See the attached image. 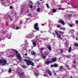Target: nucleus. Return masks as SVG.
Segmentation results:
<instances>
[{"mask_svg": "<svg viewBox=\"0 0 78 78\" xmlns=\"http://www.w3.org/2000/svg\"><path fill=\"white\" fill-rule=\"evenodd\" d=\"M24 62H26L27 65V66H30V65H31L32 66H34V63L32 61L30 60H27V59H24L23 60Z\"/></svg>", "mask_w": 78, "mask_h": 78, "instance_id": "f257e3e1", "label": "nucleus"}, {"mask_svg": "<svg viewBox=\"0 0 78 78\" xmlns=\"http://www.w3.org/2000/svg\"><path fill=\"white\" fill-rule=\"evenodd\" d=\"M7 64V61L6 60H2L0 59V65L5 66Z\"/></svg>", "mask_w": 78, "mask_h": 78, "instance_id": "f03ea898", "label": "nucleus"}, {"mask_svg": "<svg viewBox=\"0 0 78 78\" xmlns=\"http://www.w3.org/2000/svg\"><path fill=\"white\" fill-rule=\"evenodd\" d=\"M38 23H36L34 25V28L35 30H36L37 31H39V27H38Z\"/></svg>", "mask_w": 78, "mask_h": 78, "instance_id": "7ed1b4c3", "label": "nucleus"}, {"mask_svg": "<svg viewBox=\"0 0 78 78\" xmlns=\"http://www.w3.org/2000/svg\"><path fill=\"white\" fill-rule=\"evenodd\" d=\"M16 56L19 60L20 61H21V59H22V57L19 53L16 54Z\"/></svg>", "mask_w": 78, "mask_h": 78, "instance_id": "20e7f679", "label": "nucleus"}, {"mask_svg": "<svg viewBox=\"0 0 78 78\" xmlns=\"http://www.w3.org/2000/svg\"><path fill=\"white\" fill-rule=\"evenodd\" d=\"M58 22L59 23H61L63 25H65V23L64 22V21L62 19L60 20L59 21H58Z\"/></svg>", "mask_w": 78, "mask_h": 78, "instance_id": "39448f33", "label": "nucleus"}, {"mask_svg": "<svg viewBox=\"0 0 78 78\" xmlns=\"http://www.w3.org/2000/svg\"><path fill=\"white\" fill-rule=\"evenodd\" d=\"M44 54L45 56H48L49 55V53L48 52V50L47 49L45 50L44 52Z\"/></svg>", "mask_w": 78, "mask_h": 78, "instance_id": "423d86ee", "label": "nucleus"}, {"mask_svg": "<svg viewBox=\"0 0 78 78\" xmlns=\"http://www.w3.org/2000/svg\"><path fill=\"white\" fill-rule=\"evenodd\" d=\"M50 63V64H51V63H52V62H50V61L49 60H47V61H46L44 62V64L46 65H48Z\"/></svg>", "mask_w": 78, "mask_h": 78, "instance_id": "0eeeda50", "label": "nucleus"}, {"mask_svg": "<svg viewBox=\"0 0 78 78\" xmlns=\"http://www.w3.org/2000/svg\"><path fill=\"white\" fill-rule=\"evenodd\" d=\"M46 72L48 74V75H49V76H51L52 75V74H51V71H50V70H47L46 71Z\"/></svg>", "mask_w": 78, "mask_h": 78, "instance_id": "6e6552de", "label": "nucleus"}, {"mask_svg": "<svg viewBox=\"0 0 78 78\" xmlns=\"http://www.w3.org/2000/svg\"><path fill=\"white\" fill-rule=\"evenodd\" d=\"M55 33H56V35L58 36V37H59L60 39H62V38H61V37L59 34V33H58V32L57 31H55Z\"/></svg>", "mask_w": 78, "mask_h": 78, "instance_id": "1a4fd4ad", "label": "nucleus"}, {"mask_svg": "<svg viewBox=\"0 0 78 78\" xmlns=\"http://www.w3.org/2000/svg\"><path fill=\"white\" fill-rule=\"evenodd\" d=\"M55 33H56V35L58 36V37H59L60 39H62V38H61V37L59 34V33H58V32L57 31H55Z\"/></svg>", "mask_w": 78, "mask_h": 78, "instance_id": "9d476101", "label": "nucleus"}, {"mask_svg": "<svg viewBox=\"0 0 78 78\" xmlns=\"http://www.w3.org/2000/svg\"><path fill=\"white\" fill-rule=\"evenodd\" d=\"M55 33H56V35L58 36V37H59L60 39H62V38H61V37L59 34V33H58V32L57 31H55Z\"/></svg>", "mask_w": 78, "mask_h": 78, "instance_id": "9b49d317", "label": "nucleus"}, {"mask_svg": "<svg viewBox=\"0 0 78 78\" xmlns=\"http://www.w3.org/2000/svg\"><path fill=\"white\" fill-rule=\"evenodd\" d=\"M51 61L52 62H56V58H52Z\"/></svg>", "mask_w": 78, "mask_h": 78, "instance_id": "f8f14e48", "label": "nucleus"}, {"mask_svg": "<svg viewBox=\"0 0 78 78\" xmlns=\"http://www.w3.org/2000/svg\"><path fill=\"white\" fill-rule=\"evenodd\" d=\"M71 51H72V47H71V46H70L69 47V48L68 49L69 53H70Z\"/></svg>", "mask_w": 78, "mask_h": 78, "instance_id": "ddd939ff", "label": "nucleus"}, {"mask_svg": "<svg viewBox=\"0 0 78 78\" xmlns=\"http://www.w3.org/2000/svg\"><path fill=\"white\" fill-rule=\"evenodd\" d=\"M31 53L32 55H36V52H35L34 51H31Z\"/></svg>", "mask_w": 78, "mask_h": 78, "instance_id": "4468645a", "label": "nucleus"}, {"mask_svg": "<svg viewBox=\"0 0 78 78\" xmlns=\"http://www.w3.org/2000/svg\"><path fill=\"white\" fill-rule=\"evenodd\" d=\"M53 66L54 67H58V65L55 63L53 65Z\"/></svg>", "mask_w": 78, "mask_h": 78, "instance_id": "2eb2a0df", "label": "nucleus"}, {"mask_svg": "<svg viewBox=\"0 0 78 78\" xmlns=\"http://www.w3.org/2000/svg\"><path fill=\"white\" fill-rule=\"evenodd\" d=\"M65 67H67L68 70H70V68H69V65H66L65 66Z\"/></svg>", "mask_w": 78, "mask_h": 78, "instance_id": "dca6fc26", "label": "nucleus"}, {"mask_svg": "<svg viewBox=\"0 0 78 78\" xmlns=\"http://www.w3.org/2000/svg\"><path fill=\"white\" fill-rule=\"evenodd\" d=\"M56 12V9H52V12L53 13H55V12Z\"/></svg>", "mask_w": 78, "mask_h": 78, "instance_id": "f3484780", "label": "nucleus"}, {"mask_svg": "<svg viewBox=\"0 0 78 78\" xmlns=\"http://www.w3.org/2000/svg\"><path fill=\"white\" fill-rule=\"evenodd\" d=\"M66 58H67L68 59H71V58H70V56H70L69 55H66Z\"/></svg>", "mask_w": 78, "mask_h": 78, "instance_id": "a211bd4d", "label": "nucleus"}, {"mask_svg": "<svg viewBox=\"0 0 78 78\" xmlns=\"http://www.w3.org/2000/svg\"><path fill=\"white\" fill-rule=\"evenodd\" d=\"M48 49L49 51H51V47L50 46H48Z\"/></svg>", "mask_w": 78, "mask_h": 78, "instance_id": "6ab92c4d", "label": "nucleus"}, {"mask_svg": "<svg viewBox=\"0 0 78 78\" xmlns=\"http://www.w3.org/2000/svg\"><path fill=\"white\" fill-rule=\"evenodd\" d=\"M29 2L30 5H33V3L31 1H29Z\"/></svg>", "mask_w": 78, "mask_h": 78, "instance_id": "aec40b11", "label": "nucleus"}, {"mask_svg": "<svg viewBox=\"0 0 78 78\" xmlns=\"http://www.w3.org/2000/svg\"><path fill=\"white\" fill-rule=\"evenodd\" d=\"M37 12H39L40 11H41V9H40V8H38L37 9Z\"/></svg>", "mask_w": 78, "mask_h": 78, "instance_id": "412c9836", "label": "nucleus"}, {"mask_svg": "<svg viewBox=\"0 0 78 78\" xmlns=\"http://www.w3.org/2000/svg\"><path fill=\"white\" fill-rule=\"evenodd\" d=\"M33 45H34L35 46H36V42H33Z\"/></svg>", "mask_w": 78, "mask_h": 78, "instance_id": "4be33fe9", "label": "nucleus"}, {"mask_svg": "<svg viewBox=\"0 0 78 78\" xmlns=\"http://www.w3.org/2000/svg\"><path fill=\"white\" fill-rule=\"evenodd\" d=\"M20 76H21V78H23V73H20Z\"/></svg>", "mask_w": 78, "mask_h": 78, "instance_id": "5701e85b", "label": "nucleus"}, {"mask_svg": "<svg viewBox=\"0 0 78 78\" xmlns=\"http://www.w3.org/2000/svg\"><path fill=\"white\" fill-rule=\"evenodd\" d=\"M58 10H64V9H62V8H58Z\"/></svg>", "mask_w": 78, "mask_h": 78, "instance_id": "b1692460", "label": "nucleus"}, {"mask_svg": "<svg viewBox=\"0 0 78 78\" xmlns=\"http://www.w3.org/2000/svg\"><path fill=\"white\" fill-rule=\"evenodd\" d=\"M15 53L16 54V55L19 53L18 52V51H17V50H15Z\"/></svg>", "mask_w": 78, "mask_h": 78, "instance_id": "393cba45", "label": "nucleus"}, {"mask_svg": "<svg viewBox=\"0 0 78 78\" xmlns=\"http://www.w3.org/2000/svg\"><path fill=\"white\" fill-rule=\"evenodd\" d=\"M29 6H30V8L31 9L33 8V6H32L33 5H30V4H28Z\"/></svg>", "mask_w": 78, "mask_h": 78, "instance_id": "a878e982", "label": "nucleus"}, {"mask_svg": "<svg viewBox=\"0 0 78 78\" xmlns=\"http://www.w3.org/2000/svg\"><path fill=\"white\" fill-rule=\"evenodd\" d=\"M74 45L75 46V47H78V44L77 43H75L74 44Z\"/></svg>", "mask_w": 78, "mask_h": 78, "instance_id": "bb28decb", "label": "nucleus"}, {"mask_svg": "<svg viewBox=\"0 0 78 78\" xmlns=\"http://www.w3.org/2000/svg\"><path fill=\"white\" fill-rule=\"evenodd\" d=\"M72 16V14H69L67 16L68 17H71V16Z\"/></svg>", "mask_w": 78, "mask_h": 78, "instance_id": "cd10ccee", "label": "nucleus"}, {"mask_svg": "<svg viewBox=\"0 0 78 78\" xmlns=\"http://www.w3.org/2000/svg\"><path fill=\"white\" fill-rule=\"evenodd\" d=\"M34 75H35V76H38V73H34Z\"/></svg>", "mask_w": 78, "mask_h": 78, "instance_id": "c85d7f7f", "label": "nucleus"}, {"mask_svg": "<svg viewBox=\"0 0 78 78\" xmlns=\"http://www.w3.org/2000/svg\"><path fill=\"white\" fill-rule=\"evenodd\" d=\"M61 29H62V30H63V31L65 30V28L62 27L61 28Z\"/></svg>", "mask_w": 78, "mask_h": 78, "instance_id": "c756f323", "label": "nucleus"}, {"mask_svg": "<svg viewBox=\"0 0 78 78\" xmlns=\"http://www.w3.org/2000/svg\"><path fill=\"white\" fill-rule=\"evenodd\" d=\"M12 69H9V73H11V70H12Z\"/></svg>", "mask_w": 78, "mask_h": 78, "instance_id": "7c9ffc66", "label": "nucleus"}, {"mask_svg": "<svg viewBox=\"0 0 78 78\" xmlns=\"http://www.w3.org/2000/svg\"><path fill=\"white\" fill-rule=\"evenodd\" d=\"M46 6H47V7L48 8H49V6H48V3L46 4Z\"/></svg>", "mask_w": 78, "mask_h": 78, "instance_id": "2f4dec72", "label": "nucleus"}, {"mask_svg": "<svg viewBox=\"0 0 78 78\" xmlns=\"http://www.w3.org/2000/svg\"><path fill=\"white\" fill-rule=\"evenodd\" d=\"M60 69H61V70H62V69H63V66H60Z\"/></svg>", "mask_w": 78, "mask_h": 78, "instance_id": "473e14b6", "label": "nucleus"}, {"mask_svg": "<svg viewBox=\"0 0 78 78\" xmlns=\"http://www.w3.org/2000/svg\"><path fill=\"white\" fill-rule=\"evenodd\" d=\"M69 27H73V25L72 24H69Z\"/></svg>", "mask_w": 78, "mask_h": 78, "instance_id": "72a5a7b5", "label": "nucleus"}, {"mask_svg": "<svg viewBox=\"0 0 78 78\" xmlns=\"http://www.w3.org/2000/svg\"><path fill=\"white\" fill-rule=\"evenodd\" d=\"M40 49L41 50V51L44 50V48H40Z\"/></svg>", "mask_w": 78, "mask_h": 78, "instance_id": "f704fd0d", "label": "nucleus"}, {"mask_svg": "<svg viewBox=\"0 0 78 78\" xmlns=\"http://www.w3.org/2000/svg\"><path fill=\"white\" fill-rule=\"evenodd\" d=\"M10 9H12V6H10Z\"/></svg>", "mask_w": 78, "mask_h": 78, "instance_id": "c9c22d12", "label": "nucleus"}, {"mask_svg": "<svg viewBox=\"0 0 78 78\" xmlns=\"http://www.w3.org/2000/svg\"><path fill=\"white\" fill-rule=\"evenodd\" d=\"M75 22H76V23H78V20H76L75 21Z\"/></svg>", "mask_w": 78, "mask_h": 78, "instance_id": "e433bc0d", "label": "nucleus"}, {"mask_svg": "<svg viewBox=\"0 0 78 78\" xmlns=\"http://www.w3.org/2000/svg\"><path fill=\"white\" fill-rule=\"evenodd\" d=\"M23 67L24 69H25V68H26V67H25V66H23Z\"/></svg>", "mask_w": 78, "mask_h": 78, "instance_id": "4c0bfd02", "label": "nucleus"}, {"mask_svg": "<svg viewBox=\"0 0 78 78\" xmlns=\"http://www.w3.org/2000/svg\"><path fill=\"white\" fill-rule=\"evenodd\" d=\"M43 57L44 59H45V58H46V56L44 55L43 56Z\"/></svg>", "mask_w": 78, "mask_h": 78, "instance_id": "58836bf2", "label": "nucleus"}, {"mask_svg": "<svg viewBox=\"0 0 78 78\" xmlns=\"http://www.w3.org/2000/svg\"><path fill=\"white\" fill-rule=\"evenodd\" d=\"M58 32H59V33H63V32H61V31H58Z\"/></svg>", "mask_w": 78, "mask_h": 78, "instance_id": "ea45409f", "label": "nucleus"}, {"mask_svg": "<svg viewBox=\"0 0 78 78\" xmlns=\"http://www.w3.org/2000/svg\"><path fill=\"white\" fill-rule=\"evenodd\" d=\"M16 30H19V28L18 27H16Z\"/></svg>", "mask_w": 78, "mask_h": 78, "instance_id": "a19ab883", "label": "nucleus"}, {"mask_svg": "<svg viewBox=\"0 0 78 78\" xmlns=\"http://www.w3.org/2000/svg\"><path fill=\"white\" fill-rule=\"evenodd\" d=\"M76 41H78V37H76Z\"/></svg>", "mask_w": 78, "mask_h": 78, "instance_id": "79ce46f5", "label": "nucleus"}, {"mask_svg": "<svg viewBox=\"0 0 78 78\" xmlns=\"http://www.w3.org/2000/svg\"><path fill=\"white\" fill-rule=\"evenodd\" d=\"M61 53H62V50H61L60 51Z\"/></svg>", "mask_w": 78, "mask_h": 78, "instance_id": "37998d69", "label": "nucleus"}, {"mask_svg": "<svg viewBox=\"0 0 78 78\" xmlns=\"http://www.w3.org/2000/svg\"><path fill=\"white\" fill-rule=\"evenodd\" d=\"M66 47H68V44H66Z\"/></svg>", "mask_w": 78, "mask_h": 78, "instance_id": "c03bdc74", "label": "nucleus"}, {"mask_svg": "<svg viewBox=\"0 0 78 78\" xmlns=\"http://www.w3.org/2000/svg\"><path fill=\"white\" fill-rule=\"evenodd\" d=\"M57 27H58V28H60V27H61V26L58 25H57Z\"/></svg>", "mask_w": 78, "mask_h": 78, "instance_id": "a18cd8bd", "label": "nucleus"}, {"mask_svg": "<svg viewBox=\"0 0 78 78\" xmlns=\"http://www.w3.org/2000/svg\"><path fill=\"white\" fill-rule=\"evenodd\" d=\"M51 67H53V65H51Z\"/></svg>", "mask_w": 78, "mask_h": 78, "instance_id": "49530a36", "label": "nucleus"}, {"mask_svg": "<svg viewBox=\"0 0 78 78\" xmlns=\"http://www.w3.org/2000/svg\"><path fill=\"white\" fill-rule=\"evenodd\" d=\"M11 37H9L8 38V39H11Z\"/></svg>", "mask_w": 78, "mask_h": 78, "instance_id": "de8ad7c7", "label": "nucleus"}, {"mask_svg": "<svg viewBox=\"0 0 78 78\" xmlns=\"http://www.w3.org/2000/svg\"><path fill=\"white\" fill-rule=\"evenodd\" d=\"M66 44L68 45V43L67 42H66Z\"/></svg>", "mask_w": 78, "mask_h": 78, "instance_id": "09e8293b", "label": "nucleus"}, {"mask_svg": "<svg viewBox=\"0 0 78 78\" xmlns=\"http://www.w3.org/2000/svg\"><path fill=\"white\" fill-rule=\"evenodd\" d=\"M16 28V27H15V26H13V28H14H14Z\"/></svg>", "mask_w": 78, "mask_h": 78, "instance_id": "8fccbe9b", "label": "nucleus"}, {"mask_svg": "<svg viewBox=\"0 0 78 78\" xmlns=\"http://www.w3.org/2000/svg\"><path fill=\"white\" fill-rule=\"evenodd\" d=\"M25 56H27V53H26L25 55Z\"/></svg>", "mask_w": 78, "mask_h": 78, "instance_id": "3c124183", "label": "nucleus"}, {"mask_svg": "<svg viewBox=\"0 0 78 78\" xmlns=\"http://www.w3.org/2000/svg\"><path fill=\"white\" fill-rule=\"evenodd\" d=\"M43 76H46V75L44 74V75H43Z\"/></svg>", "mask_w": 78, "mask_h": 78, "instance_id": "603ef678", "label": "nucleus"}, {"mask_svg": "<svg viewBox=\"0 0 78 78\" xmlns=\"http://www.w3.org/2000/svg\"><path fill=\"white\" fill-rule=\"evenodd\" d=\"M30 49L29 50V52L30 53Z\"/></svg>", "mask_w": 78, "mask_h": 78, "instance_id": "864d4df0", "label": "nucleus"}, {"mask_svg": "<svg viewBox=\"0 0 78 78\" xmlns=\"http://www.w3.org/2000/svg\"><path fill=\"white\" fill-rule=\"evenodd\" d=\"M54 74H55V75H56V73H54Z\"/></svg>", "mask_w": 78, "mask_h": 78, "instance_id": "5fc2aeb1", "label": "nucleus"}, {"mask_svg": "<svg viewBox=\"0 0 78 78\" xmlns=\"http://www.w3.org/2000/svg\"><path fill=\"white\" fill-rule=\"evenodd\" d=\"M23 8L22 9H21V11H22V10H23Z\"/></svg>", "mask_w": 78, "mask_h": 78, "instance_id": "6e6d98bb", "label": "nucleus"}, {"mask_svg": "<svg viewBox=\"0 0 78 78\" xmlns=\"http://www.w3.org/2000/svg\"><path fill=\"white\" fill-rule=\"evenodd\" d=\"M68 5H70V3L69 2L68 3Z\"/></svg>", "mask_w": 78, "mask_h": 78, "instance_id": "4d7b16f0", "label": "nucleus"}, {"mask_svg": "<svg viewBox=\"0 0 78 78\" xmlns=\"http://www.w3.org/2000/svg\"><path fill=\"white\" fill-rule=\"evenodd\" d=\"M8 57H10L11 56V55L8 56Z\"/></svg>", "mask_w": 78, "mask_h": 78, "instance_id": "13d9d810", "label": "nucleus"}, {"mask_svg": "<svg viewBox=\"0 0 78 78\" xmlns=\"http://www.w3.org/2000/svg\"><path fill=\"white\" fill-rule=\"evenodd\" d=\"M23 73V75H25V73Z\"/></svg>", "mask_w": 78, "mask_h": 78, "instance_id": "bf43d9fd", "label": "nucleus"}, {"mask_svg": "<svg viewBox=\"0 0 78 78\" xmlns=\"http://www.w3.org/2000/svg\"><path fill=\"white\" fill-rule=\"evenodd\" d=\"M75 62H76V61H74V63H75Z\"/></svg>", "mask_w": 78, "mask_h": 78, "instance_id": "052dcab7", "label": "nucleus"}, {"mask_svg": "<svg viewBox=\"0 0 78 78\" xmlns=\"http://www.w3.org/2000/svg\"><path fill=\"white\" fill-rule=\"evenodd\" d=\"M28 16H29V17H30L31 16V15H28Z\"/></svg>", "mask_w": 78, "mask_h": 78, "instance_id": "680f3d73", "label": "nucleus"}, {"mask_svg": "<svg viewBox=\"0 0 78 78\" xmlns=\"http://www.w3.org/2000/svg\"><path fill=\"white\" fill-rule=\"evenodd\" d=\"M70 78H72V76H70Z\"/></svg>", "mask_w": 78, "mask_h": 78, "instance_id": "e2e57ef3", "label": "nucleus"}, {"mask_svg": "<svg viewBox=\"0 0 78 78\" xmlns=\"http://www.w3.org/2000/svg\"><path fill=\"white\" fill-rule=\"evenodd\" d=\"M43 1V0H40V1Z\"/></svg>", "mask_w": 78, "mask_h": 78, "instance_id": "0e129e2a", "label": "nucleus"}, {"mask_svg": "<svg viewBox=\"0 0 78 78\" xmlns=\"http://www.w3.org/2000/svg\"><path fill=\"white\" fill-rule=\"evenodd\" d=\"M0 41H2V39H0Z\"/></svg>", "mask_w": 78, "mask_h": 78, "instance_id": "69168bd1", "label": "nucleus"}, {"mask_svg": "<svg viewBox=\"0 0 78 78\" xmlns=\"http://www.w3.org/2000/svg\"><path fill=\"white\" fill-rule=\"evenodd\" d=\"M61 3H62V2H61Z\"/></svg>", "mask_w": 78, "mask_h": 78, "instance_id": "338daca9", "label": "nucleus"}, {"mask_svg": "<svg viewBox=\"0 0 78 78\" xmlns=\"http://www.w3.org/2000/svg\"><path fill=\"white\" fill-rule=\"evenodd\" d=\"M77 16H78V14H77Z\"/></svg>", "mask_w": 78, "mask_h": 78, "instance_id": "774afa93", "label": "nucleus"}]
</instances>
